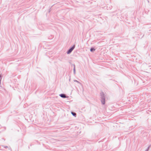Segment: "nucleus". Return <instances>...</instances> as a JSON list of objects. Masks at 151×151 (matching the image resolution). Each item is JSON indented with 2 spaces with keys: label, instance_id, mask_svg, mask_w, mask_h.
Listing matches in <instances>:
<instances>
[{
  "label": "nucleus",
  "instance_id": "9",
  "mask_svg": "<svg viewBox=\"0 0 151 151\" xmlns=\"http://www.w3.org/2000/svg\"><path fill=\"white\" fill-rule=\"evenodd\" d=\"M2 77V76L0 74V83H1V81Z\"/></svg>",
  "mask_w": 151,
  "mask_h": 151
},
{
  "label": "nucleus",
  "instance_id": "12",
  "mask_svg": "<svg viewBox=\"0 0 151 151\" xmlns=\"http://www.w3.org/2000/svg\"><path fill=\"white\" fill-rule=\"evenodd\" d=\"M69 81H70V79H69Z\"/></svg>",
  "mask_w": 151,
  "mask_h": 151
},
{
  "label": "nucleus",
  "instance_id": "4",
  "mask_svg": "<svg viewBox=\"0 0 151 151\" xmlns=\"http://www.w3.org/2000/svg\"><path fill=\"white\" fill-rule=\"evenodd\" d=\"M103 105H104L105 103V98L100 99Z\"/></svg>",
  "mask_w": 151,
  "mask_h": 151
},
{
  "label": "nucleus",
  "instance_id": "6",
  "mask_svg": "<svg viewBox=\"0 0 151 151\" xmlns=\"http://www.w3.org/2000/svg\"><path fill=\"white\" fill-rule=\"evenodd\" d=\"M71 113L75 117L76 116V114L75 112L73 111H71Z\"/></svg>",
  "mask_w": 151,
  "mask_h": 151
},
{
  "label": "nucleus",
  "instance_id": "7",
  "mask_svg": "<svg viewBox=\"0 0 151 151\" xmlns=\"http://www.w3.org/2000/svg\"><path fill=\"white\" fill-rule=\"evenodd\" d=\"M72 65H73V73L74 74H75L76 73L75 65L74 64Z\"/></svg>",
  "mask_w": 151,
  "mask_h": 151
},
{
  "label": "nucleus",
  "instance_id": "2",
  "mask_svg": "<svg viewBox=\"0 0 151 151\" xmlns=\"http://www.w3.org/2000/svg\"><path fill=\"white\" fill-rule=\"evenodd\" d=\"M100 99L105 98V96L103 91H101L100 93Z\"/></svg>",
  "mask_w": 151,
  "mask_h": 151
},
{
  "label": "nucleus",
  "instance_id": "10",
  "mask_svg": "<svg viewBox=\"0 0 151 151\" xmlns=\"http://www.w3.org/2000/svg\"><path fill=\"white\" fill-rule=\"evenodd\" d=\"M150 146L151 145H149L145 151H148L150 149Z\"/></svg>",
  "mask_w": 151,
  "mask_h": 151
},
{
  "label": "nucleus",
  "instance_id": "5",
  "mask_svg": "<svg viewBox=\"0 0 151 151\" xmlns=\"http://www.w3.org/2000/svg\"><path fill=\"white\" fill-rule=\"evenodd\" d=\"M96 49L93 47H91L90 50V51L91 52H93Z\"/></svg>",
  "mask_w": 151,
  "mask_h": 151
},
{
  "label": "nucleus",
  "instance_id": "8",
  "mask_svg": "<svg viewBox=\"0 0 151 151\" xmlns=\"http://www.w3.org/2000/svg\"><path fill=\"white\" fill-rule=\"evenodd\" d=\"M74 81L75 82H76L77 83H78L80 84H81V83L79 82L78 81L76 80H74Z\"/></svg>",
  "mask_w": 151,
  "mask_h": 151
},
{
  "label": "nucleus",
  "instance_id": "1",
  "mask_svg": "<svg viewBox=\"0 0 151 151\" xmlns=\"http://www.w3.org/2000/svg\"><path fill=\"white\" fill-rule=\"evenodd\" d=\"M75 47V45H74L70 47L67 51L66 53L68 54H70Z\"/></svg>",
  "mask_w": 151,
  "mask_h": 151
},
{
  "label": "nucleus",
  "instance_id": "3",
  "mask_svg": "<svg viewBox=\"0 0 151 151\" xmlns=\"http://www.w3.org/2000/svg\"><path fill=\"white\" fill-rule=\"evenodd\" d=\"M59 96L63 98H68V97L64 93H61L59 95Z\"/></svg>",
  "mask_w": 151,
  "mask_h": 151
},
{
  "label": "nucleus",
  "instance_id": "11",
  "mask_svg": "<svg viewBox=\"0 0 151 151\" xmlns=\"http://www.w3.org/2000/svg\"><path fill=\"white\" fill-rule=\"evenodd\" d=\"M8 147L7 146H6L5 147H4V148H7Z\"/></svg>",
  "mask_w": 151,
  "mask_h": 151
}]
</instances>
